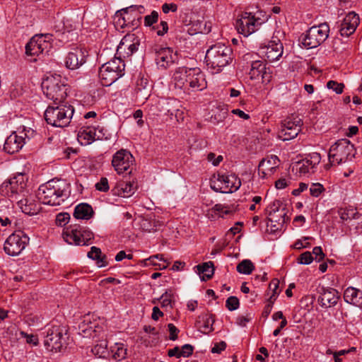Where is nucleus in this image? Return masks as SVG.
I'll return each instance as SVG.
<instances>
[{
    "instance_id": "obj_1",
    "label": "nucleus",
    "mask_w": 362,
    "mask_h": 362,
    "mask_svg": "<svg viewBox=\"0 0 362 362\" xmlns=\"http://www.w3.org/2000/svg\"><path fill=\"white\" fill-rule=\"evenodd\" d=\"M70 194V184L65 180L53 179L40 186L37 197L42 204L59 206Z\"/></svg>"
},
{
    "instance_id": "obj_2",
    "label": "nucleus",
    "mask_w": 362,
    "mask_h": 362,
    "mask_svg": "<svg viewBox=\"0 0 362 362\" xmlns=\"http://www.w3.org/2000/svg\"><path fill=\"white\" fill-rule=\"evenodd\" d=\"M232 49L225 44L211 45L206 52L205 60L212 74L221 72L232 60Z\"/></svg>"
},
{
    "instance_id": "obj_3",
    "label": "nucleus",
    "mask_w": 362,
    "mask_h": 362,
    "mask_svg": "<svg viewBox=\"0 0 362 362\" xmlns=\"http://www.w3.org/2000/svg\"><path fill=\"white\" fill-rule=\"evenodd\" d=\"M57 106H48L45 112V119L47 124L56 127H64L71 122L74 110L73 107L63 103Z\"/></svg>"
},
{
    "instance_id": "obj_4",
    "label": "nucleus",
    "mask_w": 362,
    "mask_h": 362,
    "mask_svg": "<svg viewBox=\"0 0 362 362\" xmlns=\"http://www.w3.org/2000/svg\"><path fill=\"white\" fill-rule=\"evenodd\" d=\"M42 89L46 97L54 104L64 103L67 96L68 88L59 75L47 76L42 82Z\"/></svg>"
},
{
    "instance_id": "obj_5",
    "label": "nucleus",
    "mask_w": 362,
    "mask_h": 362,
    "mask_svg": "<svg viewBox=\"0 0 362 362\" xmlns=\"http://www.w3.org/2000/svg\"><path fill=\"white\" fill-rule=\"evenodd\" d=\"M27 180L25 174L19 173L1 185L0 193L13 202L29 191L27 189Z\"/></svg>"
},
{
    "instance_id": "obj_6",
    "label": "nucleus",
    "mask_w": 362,
    "mask_h": 362,
    "mask_svg": "<svg viewBox=\"0 0 362 362\" xmlns=\"http://www.w3.org/2000/svg\"><path fill=\"white\" fill-rule=\"evenodd\" d=\"M356 150L354 144L346 139L338 140L333 144L329 151L328 158L329 163L339 165L354 158Z\"/></svg>"
},
{
    "instance_id": "obj_7",
    "label": "nucleus",
    "mask_w": 362,
    "mask_h": 362,
    "mask_svg": "<svg viewBox=\"0 0 362 362\" xmlns=\"http://www.w3.org/2000/svg\"><path fill=\"white\" fill-rule=\"evenodd\" d=\"M123 59H115L105 63L99 70L98 76L103 86H110L124 74Z\"/></svg>"
},
{
    "instance_id": "obj_8",
    "label": "nucleus",
    "mask_w": 362,
    "mask_h": 362,
    "mask_svg": "<svg viewBox=\"0 0 362 362\" xmlns=\"http://www.w3.org/2000/svg\"><path fill=\"white\" fill-rule=\"evenodd\" d=\"M144 11V6L136 5L121 9L115 13L116 22L122 28H137L141 24V13Z\"/></svg>"
},
{
    "instance_id": "obj_9",
    "label": "nucleus",
    "mask_w": 362,
    "mask_h": 362,
    "mask_svg": "<svg viewBox=\"0 0 362 362\" xmlns=\"http://www.w3.org/2000/svg\"><path fill=\"white\" fill-rule=\"evenodd\" d=\"M241 185L240 178L235 174L218 173L211 180L210 186L215 192L232 193L237 191Z\"/></svg>"
},
{
    "instance_id": "obj_10",
    "label": "nucleus",
    "mask_w": 362,
    "mask_h": 362,
    "mask_svg": "<svg viewBox=\"0 0 362 362\" xmlns=\"http://www.w3.org/2000/svg\"><path fill=\"white\" fill-rule=\"evenodd\" d=\"M329 26L327 23H320L311 27L302 39V44L307 49H312L321 45L329 35Z\"/></svg>"
},
{
    "instance_id": "obj_11",
    "label": "nucleus",
    "mask_w": 362,
    "mask_h": 362,
    "mask_svg": "<svg viewBox=\"0 0 362 362\" xmlns=\"http://www.w3.org/2000/svg\"><path fill=\"white\" fill-rule=\"evenodd\" d=\"M34 131L30 128L26 129L25 127H20L18 132H13L8 136L4 143V150L8 154H13L18 152L26 142L33 134Z\"/></svg>"
},
{
    "instance_id": "obj_12",
    "label": "nucleus",
    "mask_w": 362,
    "mask_h": 362,
    "mask_svg": "<svg viewBox=\"0 0 362 362\" xmlns=\"http://www.w3.org/2000/svg\"><path fill=\"white\" fill-rule=\"evenodd\" d=\"M64 240L70 245H88L91 244L93 233L86 228L75 225L63 233Z\"/></svg>"
},
{
    "instance_id": "obj_13",
    "label": "nucleus",
    "mask_w": 362,
    "mask_h": 362,
    "mask_svg": "<svg viewBox=\"0 0 362 362\" xmlns=\"http://www.w3.org/2000/svg\"><path fill=\"white\" fill-rule=\"evenodd\" d=\"M303 121L298 116L291 115L282 121L278 132V138L288 141L296 138L301 131Z\"/></svg>"
},
{
    "instance_id": "obj_14",
    "label": "nucleus",
    "mask_w": 362,
    "mask_h": 362,
    "mask_svg": "<svg viewBox=\"0 0 362 362\" xmlns=\"http://www.w3.org/2000/svg\"><path fill=\"white\" fill-rule=\"evenodd\" d=\"M28 243V236L19 230L7 238L4 245V250L10 256H17L22 252Z\"/></svg>"
},
{
    "instance_id": "obj_15",
    "label": "nucleus",
    "mask_w": 362,
    "mask_h": 362,
    "mask_svg": "<svg viewBox=\"0 0 362 362\" xmlns=\"http://www.w3.org/2000/svg\"><path fill=\"white\" fill-rule=\"evenodd\" d=\"M50 34L36 35L33 36L25 46V53L30 56H38L44 52H48L51 48Z\"/></svg>"
},
{
    "instance_id": "obj_16",
    "label": "nucleus",
    "mask_w": 362,
    "mask_h": 362,
    "mask_svg": "<svg viewBox=\"0 0 362 362\" xmlns=\"http://www.w3.org/2000/svg\"><path fill=\"white\" fill-rule=\"evenodd\" d=\"M262 23V21L251 13L245 12L240 18L236 21L235 27L238 32L247 37L255 32L257 28Z\"/></svg>"
},
{
    "instance_id": "obj_17",
    "label": "nucleus",
    "mask_w": 362,
    "mask_h": 362,
    "mask_svg": "<svg viewBox=\"0 0 362 362\" xmlns=\"http://www.w3.org/2000/svg\"><path fill=\"white\" fill-rule=\"evenodd\" d=\"M64 330L59 326H52L47 329L44 345L49 351H58L64 344Z\"/></svg>"
},
{
    "instance_id": "obj_18",
    "label": "nucleus",
    "mask_w": 362,
    "mask_h": 362,
    "mask_svg": "<svg viewBox=\"0 0 362 362\" xmlns=\"http://www.w3.org/2000/svg\"><path fill=\"white\" fill-rule=\"evenodd\" d=\"M134 162V158L129 151L120 149L113 155L112 165L118 174H122L127 171Z\"/></svg>"
},
{
    "instance_id": "obj_19",
    "label": "nucleus",
    "mask_w": 362,
    "mask_h": 362,
    "mask_svg": "<svg viewBox=\"0 0 362 362\" xmlns=\"http://www.w3.org/2000/svg\"><path fill=\"white\" fill-rule=\"evenodd\" d=\"M155 54V61L156 64L162 69H166L173 64L177 59L176 54L170 47H163L156 45L153 48Z\"/></svg>"
},
{
    "instance_id": "obj_20",
    "label": "nucleus",
    "mask_w": 362,
    "mask_h": 362,
    "mask_svg": "<svg viewBox=\"0 0 362 362\" xmlns=\"http://www.w3.org/2000/svg\"><path fill=\"white\" fill-rule=\"evenodd\" d=\"M252 80L262 79L263 83H268L272 78L271 68L267 67L266 63L261 60L253 61L249 72Z\"/></svg>"
},
{
    "instance_id": "obj_21",
    "label": "nucleus",
    "mask_w": 362,
    "mask_h": 362,
    "mask_svg": "<svg viewBox=\"0 0 362 362\" xmlns=\"http://www.w3.org/2000/svg\"><path fill=\"white\" fill-rule=\"evenodd\" d=\"M104 138V129L99 127H83L78 134V139L83 145L90 144L95 140H102Z\"/></svg>"
},
{
    "instance_id": "obj_22",
    "label": "nucleus",
    "mask_w": 362,
    "mask_h": 362,
    "mask_svg": "<svg viewBox=\"0 0 362 362\" xmlns=\"http://www.w3.org/2000/svg\"><path fill=\"white\" fill-rule=\"evenodd\" d=\"M321 160L320 154L316 152L308 154L296 164V170L300 175L314 173Z\"/></svg>"
},
{
    "instance_id": "obj_23",
    "label": "nucleus",
    "mask_w": 362,
    "mask_h": 362,
    "mask_svg": "<svg viewBox=\"0 0 362 362\" xmlns=\"http://www.w3.org/2000/svg\"><path fill=\"white\" fill-rule=\"evenodd\" d=\"M87 56L88 52L85 48H72L66 57V66L71 70L76 69L86 62Z\"/></svg>"
},
{
    "instance_id": "obj_24",
    "label": "nucleus",
    "mask_w": 362,
    "mask_h": 362,
    "mask_svg": "<svg viewBox=\"0 0 362 362\" xmlns=\"http://www.w3.org/2000/svg\"><path fill=\"white\" fill-rule=\"evenodd\" d=\"M14 202L17 204L22 212L28 215L37 214L40 210V204L36 201L35 196L30 193L29 191L25 196L20 197Z\"/></svg>"
},
{
    "instance_id": "obj_25",
    "label": "nucleus",
    "mask_w": 362,
    "mask_h": 362,
    "mask_svg": "<svg viewBox=\"0 0 362 362\" xmlns=\"http://www.w3.org/2000/svg\"><path fill=\"white\" fill-rule=\"evenodd\" d=\"M140 45V38L134 34H128L125 35L117 46L116 54H124L125 48H129L127 54L129 57L135 53Z\"/></svg>"
},
{
    "instance_id": "obj_26",
    "label": "nucleus",
    "mask_w": 362,
    "mask_h": 362,
    "mask_svg": "<svg viewBox=\"0 0 362 362\" xmlns=\"http://www.w3.org/2000/svg\"><path fill=\"white\" fill-rule=\"evenodd\" d=\"M359 24V17L355 12H349L344 18L340 25L339 32L341 36L348 37L354 33Z\"/></svg>"
},
{
    "instance_id": "obj_27",
    "label": "nucleus",
    "mask_w": 362,
    "mask_h": 362,
    "mask_svg": "<svg viewBox=\"0 0 362 362\" xmlns=\"http://www.w3.org/2000/svg\"><path fill=\"white\" fill-rule=\"evenodd\" d=\"M339 298V293L336 289L322 288L317 300L322 307L327 308L334 306Z\"/></svg>"
},
{
    "instance_id": "obj_28",
    "label": "nucleus",
    "mask_w": 362,
    "mask_h": 362,
    "mask_svg": "<svg viewBox=\"0 0 362 362\" xmlns=\"http://www.w3.org/2000/svg\"><path fill=\"white\" fill-rule=\"evenodd\" d=\"M283 50V45L280 42V40H275L274 37H273V40L265 47L263 53L269 61L274 62L282 56Z\"/></svg>"
},
{
    "instance_id": "obj_29",
    "label": "nucleus",
    "mask_w": 362,
    "mask_h": 362,
    "mask_svg": "<svg viewBox=\"0 0 362 362\" xmlns=\"http://www.w3.org/2000/svg\"><path fill=\"white\" fill-rule=\"evenodd\" d=\"M189 89L190 91L202 90L206 87V81L204 74L199 68H192Z\"/></svg>"
},
{
    "instance_id": "obj_30",
    "label": "nucleus",
    "mask_w": 362,
    "mask_h": 362,
    "mask_svg": "<svg viewBox=\"0 0 362 362\" xmlns=\"http://www.w3.org/2000/svg\"><path fill=\"white\" fill-rule=\"evenodd\" d=\"M281 202L279 200H275L271 203L266 209V214L268 216V219L272 223L276 222L279 224H282L285 222L286 213L281 211L279 217L276 216V213L280 211Z\"/></svg>"
},
{
    "instance_id": "obj_31",
    "label": "nucleus",
    "mask_w": 362,
    "mask_h": 362,
    "mask_svg": "<svg viewBox=\"0 0 362 362\" xmlns=\"http://www.w3.org/2000/svg\"><path fill=\"white\" fill-rule=\"evenodd\" d=\"M187 78V68L179 67L173 74L171 83L174 87L186 92V80Z\"/></svg>"
},
{
    "instance_id": "obj_32",
    "label": "nucleus",
    "mask_w": 362,
    "mask_h": 362,
    "mask_svg": "<svg viewBox=\"0 0 362 362\" xmlns=\"http://www.w3.org/2000/svg\"><path fill=\"white\" fill-rule=\"evenodd\" d=\"M214 320L213 315L209 313H202L196 322V325L199 329L204 334H209L214 330L213 325Z\"/></svg>"
},
{
    "instance_id": "obj_33",
    "label": "nucleus",
    "mask_w": 362,
    "mask_h": 362,
    "mask_svg": "<svg viewBox=\"0 0 362 362\" xmlns=\"http://www.w3.org/2000/svg\"><path fill=\"white\" fill-rule=\"evenodd\" d=\"M344 300L357 307L362 306V291L354 287L347 288L344 293Z\"/></svg>"
},
{
    "instance_id": "obj_34",
    "label": "nucleus",
    "mask_w": 362,
    "mask_h": 362,
    "mask_svg": "<svg viewBox=\"0 0 362 362\" xmlns=\"http://www.w3.org/2000/svg\"><path fill=\"white\" fill-rule=\"evenodd\" d=\"M96 326L90 321L87 317L78 325L79 334L83 337H93L96 336Z\"/></svg>"
},
{
    "instance_id": "obj_35",
    "label": "nucleus",
    "mask_w": 362,
    "mask_h": 362,
    "mask_svg": "<svg viewBox=\"0 0 362 362\" xmlns=\"http://www.w3.org/2000/svg\"><path fill=\"white\" fill-rule=\"evenodd\" d=\"M93 215V210L90 205L86 203L78 204L74 211V217L76 219L88 220Z\"/></svg>"
},
{
    "instance_id": "obj_36",
    "label": "nucleus",
    "mask_w": 362,
    "mask_h": 362,
    "mask_svg": "<svg viewBox=\"0 0 362 362\" xmlns=\"http://www.w3.org/2000/svg\"><path fill=\"white\" fill-rule=\"evenodd\" d=\"M279 159L276 156L271 155L266 158L262 159L260 163V167L263 170L270 171L274 173L279 166Z\"/></svg>"
},
{
    "instance_id": "obj_37",
    "label": "nucleus",
    "mask_w": 362,
    "mask_h": 362,
    "mask_svg": "<svg viewBox=\"0 0 362 362\" xmlns=\"http://www.w3.org/2000/svg\"><path fill=\"white\" fill-rule=\"evenodd\" d=\"M88 257L95 260L99 267H105L108 264L106 256L102 255L101 250L95 246L90 248V252L88 253Z\"/></svg>"
},
{
    "instance_id": "obj_38",
    "label": "nucleus",
    "mask_w": 362,
    "mask_h": 362,
    "mask_svg": "<svg viewBox=\"0 0 362 362\" xmlns=\"http://www.w3.org/2000/svg\"><path fill=\"white\" fill-rule=\"evenodd\" d=\"M91 352L99 358L105 357L107 354V341L106 339H101L97 341L91 349Z\"/></svg>"
},
{
    "instance_id": "obj_39",
    "label": "nucleus",
    "mask_w": 362,
    "mask_h": 362,
    "mask_svg": "<svg viewBox=\"0 0 362 362\" xmlns=\"http://www.w3.org/2000/svg\"><path fill=\"white\" fill-rule=\"evenodd\" d=\"M198 272L204 274L203 279L208 280L211 279L214 274V268L212 262H204L197 266Z\"/></svg>"
},
{
    "instance_id": "obj_40",
    "label": "nucleus",
    "mask_w": 362,
    "mask_h": 362,
    "mask_svg": "<svg viewBox=\"0 0 362 362\" xmlns=\"http://www.w3.org/2000/svg\"><path fill=\"white\" fill-rule=\"evenodd\" d=\"M111 351L112 353L113 358L118 361H122L127 357V350L122 343H116L111 347Z\"/></svg>"
},
{
    "instance_id": "obj_41",
    "label": "nucleus",
    "mask_w": 362,
    "mask_h": 362,
    "mask_svg": "<svg viewBox=\"0 0 362 362\" xmlns=\"http://www.w3.org/2000/svg\"><path fill=\"white\" fill-rule=\"evenodd\" d=\"M12 202H13L6 199L0 200V217L15 216L13 214Z\"/></svg>"
},
{
    "instance_id": "obj_42",
    "label": "nucleus",
    "mask_w": 362,
    "mask_h": 362,
    "mask_svg": "<svg viewBox=\"0 0 362 362\" xmlns=\"http://www.w3.org/2000/svg\"><path fill=\"white\" fill-rule=\"evenodd\" d=\"M237 271L243 274H250L255 269V266L251 260L243 259L236 267Z\"/></svg>"
},
{
    "instance_id": "obj_43",
    "label": "nucleus",
    "mask_w": 362,
    "mask_h": 362,
    "mask_svg": "<svg viewBox=\"0 0 362 362\" xmlns=\"http://www.w3.org/2000/svg\"><path fill=\"white\" fill-rule=\"evenodd\" d=\"M173 294L165 291L162 296L160 297L159 300L163 308H173ZM153 303H156V300H153Z\"/></svg>"
},
{
    "instance_id": "obj_44",
    "label": "nucleus",
    "mask_w": 362,
    "mask_h": 362,
    "mask_svg": "<svg viewBox=\"0 0 362 362\" xmlns=\"http://www.w3.org/2000/svg\"><path fill=\"white\" fill-rule=\"evenodd\" d=\"M16 225V216L0 217V230H11L13 229Z\"/></svg>"
},
{
    "instance_id": "obj_45",
    "label": "nucleus",
    "mask_w": 362,
    "mask_h": 362,
    "mask_svg": "<svg viewBox=\"0 0 362 362\" xmlns=\"http://www.w3.org/2000/svg\"><path fill=\"white\" fill-rule=\"evenodd\" d=\"M214 210L221 217H223L224 214L226 215L231 214L234 211V207L233 206L217 204L214 206Z\"/></svg>"
},
{
    "instance_id": "obj_46",
    "label": "nucleus",
    "mask_w": 362,
    "mask_h": 362,
    "mask_svg": "<svg viewBox=\"0 0 362 362\" xmlns=\"http://www.w3.org/2000/svg\"><path fill=\"white\" fill-rule=\"evenodd\" d=\"M136 185L131 182H124L121 185V189L123 192L124 197H130L136 190Z\"/></svg>"
},
{
    "instance_id": "obj_47",
    "label": "nucleus",
    "mask_w": 362,
    "mask_h": 362,
    "mask_svg": "<svg viewBox=\"0 0 362 362\" xmlns=\"http://www.w3.org/2000/svg\"><path fill=\"white\" fill-rule=\"evenodd\" d=\"M327 88L333 90L337 94H340L343 92L344 85L335 81H329L327 83Z\"/></svg>"
},
{
    "instance_id": "obj_48",
    "label": "nucleus",
    "mask_w": 362,
    "mask_h": 362,
    "mask_svg": "<svg viewBox=\"0 0 362 362\" xmlns=\"http://www.w3.org/2000/svg\"><path fill=\"white\" fill-rule=\"evenodd\" d=\"M158 20V13L156 11H153L151 14L144 17V25L147 27L151 26L153 24L156 23Z\"/></svg>"
},
{
    "instance_id": "obj_49",
    "label": "nucleus",
    "mask_w": 362,
    "mask_h": 362,
    "mask_svg": "<svg viewBox=\"0 0 362 362\" xmlns=\"http://www.w3.org/2000/svg\"><path fill=\"white\" fill-rule=\"evenodd\" d=\"M240 305L239 300L235 296H230L226 302V306L229 310H235L238 308Z\"/></svg>"
},
{
    "instance_id": "obj_50",
    "label": "nucleus",
    "mask_w": 362,
    "mask_h": 362,
    "mask_svg": "<svg viewBox=\"0 0 362 362\" xmlns=\"http://www.w3.org/2000/svg\"><path fill=\"white\" fill-rule=\"evenodd\" d=\"M324 187L320 183H313L310 187V193L313 197H318L323 192Z\"/></svg>"
},
{
    "instance_id": "obj_51",
    "label": "nucleus",
    "mask_w": 362,
    "mask_h": 362,
    "mask_svg": "<svg viewBox=\"0 0 362 362\" xmlns=\"http://www.w3.org/2000/svg\"><path fill=\"white\" fill-rule=\"evenodd\" d=\"M313 260L312 254L310 252H305L299 256L298 262L301 264H310Z\"/></svg>"
},
{
    "instance_id": "obj_52",
    "label": "nucleus",
    "mask_w": 362,
    "mask_h": 362,
    "mask_svg": "<svg viewBox=\"0 0 362 362\" xmlns=\"http://www.w3.org/2000/svg\"><path fill=\"white\" fill-rule=\"evenodd\" d=\"M70 219V215L68 213H60L56 217V223L58 226H65Z\"/></svg>"
},
{
    "instance_id": "obj_53",
    "label": "nucleus",
    "mask_w": 362,
    "mask_h": 362,
    "mask_svg": "<svg viewBox=\"0 0 362 362\" xmlns=\"http://www.w3.org/2000/svg\"><path fill=\"white\" fill-rule=\"evenodd\" d=\"M194 351V347L190 344H185L180 349V357H189L190 356Z\"/></svg>"
},
{
    "instance_id": "obj_54",
    "label": "nucleus",
    "mask_w": 362,
    "mask_h": 362,
    "mask_svg": "<svg viewBox=\"0 0 362 362\" xmlns=\"http://www.w3.org/2000/svg\"><path fill=\"white\" fill-rule=\"evenodd\" d=\"M95 188L100 192H107L109 189L107 179L106 177H102L100 180L95 184Z\"/></svg>"
},
{
    "instance_id": "obj_55",
    "label": "nucleus",
    "mask_w": 362,
    "mask_h": 362,
    "mask_svg": "<svg viewBox=\"0 0 362 362\" xmlns=\"http://www.w3.org/2000/svg\"><path fill=\"white\" fill-rule=\"evenodd\" d=\"M168 331L170 332L169 339L170 340L175 341L177 339V334L179 329L172 323L168 325Z\"/></svg>"
},
{
    "instance_id": "obj_56",
    "label": "nucleus",
    "mask_w": 362,
    "mask_h": 362,
    "mask_svg": "<svg viewBox=\"0 0 362 362\" xmlns=\"http://www.w3.org/2000/svg\"><path fill=\"white\" fill-rule=\"evenodd\" d=\"M207 160L209 162H211V163L214 166H217L223 160V156L220 155V156H218L217 157H216L215 153H209L207 155Z\"/></svg>"
},
{
    "instance_id": "obj_57",
    "label": "nucleus",
    "mask_w": 362,
    "mask_h": 362,
    "mask_svg": "<svg viewBox=\"0 0 362 362\" xmlns=\"http://www.w3.org/2000/svg\"><path fill=\"white\" fill-rule=\"evenodd\" d=\"M21 334L25 338L26 342L30 344L37 345L38 343L37 338L33 335V334H28L24 332H21Z\"/></svg>"
},
{
    "instance_id": "obj_58",
    "label": "nucleus",
    "mask_w": 362,
    "mask_h": 362,
    "mask_svg": "<svg viewBox=\"0 0 362 362\" xmlns=\"http://www.w3.org/2000/svg\"><path fill=\"white\" fill-rule=\"evenodd\" d=\"M168 30V25L166 21H161L160 25L157 27V35L162 36L165 35Z\"/></svg>"
},
{
    "instance_id": "obj_59",
    "label": "nucleus",
    "mask_w": 362,
    "mask_h": 362,
    "mask_svg": "<svg viewBox=\"0 0 362 362\" xmlns=\"http://www.w3.org/2000/svg\"><path fill=\"white\" fill-rule=\"evenodd\" d=\"M177 10V5L173 3L164 4L162 6V11L164 13H168L170 11L175 12Z\"/></svg>"
},
{
    "instance_id": "obj_60",
    "label": "nucleus",
    "mask_w": 362,
    "mask_h": 362,
    "mask_svg": "<svg viewBox=\"0 0 362 362\" xmlns=\"http://www.w3.org/2000/svg\"><path fill=\"white\" fill-rule=\"evenodd\" d=\"M313 254L315 255V259L318 262L322 260L325 257L321 247H315L313 250Z\"/></svg>"
},
{
    "instance_id": "obj_61",
    "label": "nucleus",
    "mask_w": 362,
    "mask_h": 362,
    "mask_svg": "<svg viewBox=\"0 0 362 362\" xmlns=\"http://www.w3.org/2000/svg\"><path fill=\"white\" fill-rule=\"evenodd\" d=\"M226 347V344L225 341H221L219 343L215 344L214 347L211 349L212 353L220 354L222 351H223Z\"/></svg>"
},
{
    "instance_id": "obj_62",
    "label": "nucleus",
    "mask_w": 362,
    "mask_h": 362,
    "mask_svg": "<svg viewBox=\"0 0 362 362\" xmlns=\"http://www.w3.org/2000/svg\"><path fill=\"white\" fill-rule=\"evenodd\" d=\"M163 315V313L160 311V308L158 306H155L153 308V312L151 315V317L153 320H158L159 317Z\"/></svg>"
},
{
    "instance_id": "obj_63",
    "label": "nucleus",
    "mask_w": 362,
    "mask_h": 362,
    "mask_svg": "<svg viewBox=\"0 0 362 362\" xmlns=\"http://www.w3.org/2000/svg\"><path fill=\"white\" fill-rule=\"evenodd\" d=\"M354 214H355L353 210H349L341 213L340 218L342 221H348L349 219L354 218Z\"/></svg>"
},
{
    "instance_id": "obj_64",
    "label": "nucleus",
    "mask_w": 362,
    "mask_h": 362,
    "mask_svg": "<svg viewBox=\"0 0 362 362\" xmlns=\"http://www.w3.org/2000/svg\"><path fill=\"white\" fill-rule=\"evenodd\" d=\"M180 349L178 346H175L173 349H169L168 351V355L170 357L175 356L176 358H180Z\"/></svg>"
}]
</instances>
